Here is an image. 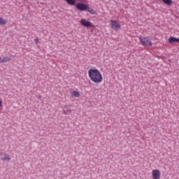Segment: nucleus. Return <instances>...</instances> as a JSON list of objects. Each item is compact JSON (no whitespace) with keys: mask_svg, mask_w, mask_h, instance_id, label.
<instances>
[{"mask_svg":"<svg viewBox=\"0 0 179 179\" xmlns=\"http://www.w3.org/2000/svg\"><path fill=\"white\" fill-rule=\"evenodd\" d=\"M88 76L94 83H101L103 82V75L99 69H90L88 71Z\"/></svg>","mask_w":179,"mask_h":179,"instance_id":"obj_1","label":"nucleus"},{"mask_svg":"<svg viewBox=\"0 0 179 179\" xmlns=\"http://www.w3.org/2000/svg\"><path fill=\"white\" fill-rule=\"evenodd\" d=\"M75 7L78 10H80V12L87 10L89 13H91V15H96V11L94 9L83 3H78L76 4Z\"/></svg>","mask_w":179,"mask_h":179,"instance_id":"obj_2","label":"nucleus"},{"mask_svg":"<svg viewBox=\"0 0 179 179\" xmlns=\"http://www.w3.org/2000/svg\"><path fill=\"white\" fill-rule=\"evenodd\" d=\"M138 40L140 43H141L143 47H148V45H149L150 47H152L153 44L152 43V41H150V39H149L148 37L140 36L138 38Z\"/></svg>","mask_w":179,"mask_h":179,"instance_id":"obj_3","label":"nucleus"},{"mask_svg":"<svg viewBox=\"0 0 179 179\" xmlns=\"http://www.w3.org/2000/svg\"><path fill=\"white\" fill-rule=\"evenodd\" d=\"M110 27L113 30H120L121 29V24L117 20H110Z\"/></svg>","mask_w":179,"mask_h":179,"instance_id":"obj_4","label":"nucleus"},{"mask_svg":"<svg viewBox=\"0 0 179 179\" xmlns=\"http://www.w3.org/2000/svg\"><path fill=\"white\" fill-rule=\"evenodd\" d=\"M152 179H160V171L155 169L152 171Z\"/></svg>","mask_w":179,"mask_h":179,"instance_id":"obj_5","label":"nucleus"},{"mask_svg":"<svg viewBox=\"0 0 179 179\" xmlns=\"http://www.w3.org/2000/svg\"><path fill=\"white\" fill-rule=\"evenodd\" d=\"M82 26H85V27H92V22L86 20L85 19H81L80 21Z\"/></svg>","mask_w":179,"mask_h":179,"instance_id":"obj_6","label":"nucleus"},{"mask_svg":"<svg viewBox=\"0 0 179 179\" xmlns=\"http://www.w3.org/2000/svg\"><path fill=\"white\" fill-rule=\"evenodd\" d=\"M0 155L1 156H2V155L3 156H4V157L1 158V160H2L3 162H10V160H12V158L8 154L0 152Z\"/></svg>","mask_w":179,"mask_h":179,"instance_id":"obj_7","label":"nucleus"},{"mask_svg":"<svg viewBox=\"0 0 179 179\" xmlns=\"http://www.w3.org/2000/svg\"><path fill=\"white\" fill-rule=\"evenodd\" d=\"M168 41L169 44H172V43H179V38L171 36L169 38Z\"/></svg>","mask_w":179,"mask_h":179,"instance_id":"obj_8","label":"nucleus"},{"mask_svg":"<svg viewBox=\"0 0 179 179\" xmlns=\"http://www.w3.org/2000/svg\"><path fill=\"white\" fill-rule=\"evenodd\" d=\"M70 94L72 96V97H77V98L80 97V94L78 91H72L70 92Z\"/></svg>","mask_w":179,"mask_h":179,"instance_id":"obj_9","label":"nucleus"},{"mask_svg":"<svg viewBox=\"0 0 179 179\" xmlns=\"http://www.w3.org/2000/svg\"><path fill=\"white\" fill-rule=\"evenodd\" d=\"M65 2H66L69 5H71V6H75L76 3L75 0H65Z\"/></svg>","mask_w":179,"mask_h":179,"instance_id":"obj_10","label":"nucleus"},{"mask_svg":"<svg viewBox=\"0 0 179 179\" xmlns=\"http://www.w3.org/2000/svg\"><path fill=\"white\" fill-rule=\"evenodd\" d=\"M6 23H8V20H3V18L0 17V24L1 26H5V24H6Z\"/></svg>","mask_w":179,"mask_h":179,"instance_id":"obj_11","label":"nucleus"},{"mask_svg":"<svg viewBox=\"0 0 179 179\" xmlns=\"http://www.w3.org/2000/svg\"><path fill=\"white\" fill-rule=\"evenodd\" d=\"M9 61H10V57H3L2 58V64L5 63V62H9Z\"/></svg>","mask_w":179,"mask_h":179,"instance_id":"obj_12","label":"nucleus"},{"mask_svg":"<svg viewBox=\"0 0 179 179\" xmlns=\"http://www.w3.org/2000/svg\"><path fill=\"white\" fill-rule=\"evenodd\" d=\"M164 3L166 5H171L173 3V1L171 0H162Z\"/></svg>","mask_w":179,"mask_h":179,"instance_id":"obj_13","label":"nucleus"},{"mask_svg":"<svg viewBox=\"0 0 179 179\" xmlns=\"http://www.w3.org/2000/svg\"><path fill=\"white\" fill-rule=\"evenodd\" d=\"M69 113H72V110L69 109V110H65V111H64L65 115H68Z\"/></svg>","mask_w":179,"mask_h":179,"instance_id":"obj_14","label":"nucleus"},{"mask_svg":"<svg viewBox=\"0 0 179 179\" xmlns=\"http://www.w3.org/2000/svg\"><path fill=\"white\" fill-rule=\"evenodd\" d=\"M39 41H40V40L38 39V38H36L34 39V43L36 44H38Z\"/></svg>","mask_w":179,"mask_h":179,"instance_id":"obj_15","label":"nucleus"},{"mask_svg":"<svg viewBox=\"0 0 179 179\" xmlns=\"http://www.w3.org/2000/svg\"><path fill=\"white\" fill-rule=\"evenodd\" d=\"M1 107H2V101L0 100V111H1Z\"/></svg>","mask_w":179,"mask_h":179,"instance_id":"obj_16","label":"nucleus"},{"mask_svg":"<svg viewBox=\"0 0 179 179\" xmlns=\"http://www.w3.org/2000/svg\"><path fill=\"white\" fill-rule=\"evenodd\" d=\"M0 64H2V57H0Z\"/></svg>","mask_w":179,"mask_h":179,"instance_id":"obj_17","label":"nucleus"}]
</instances>
